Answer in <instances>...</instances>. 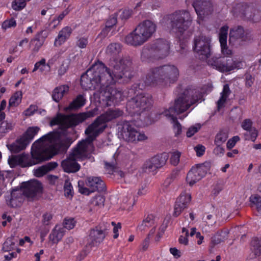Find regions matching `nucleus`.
Wrapping results in <instances>:
<instances>
[{"label":"nucleus","mask_w":261,"mask_h":261,"mask_svg":"<svg viewBox=\"0 0 261 261\" xmlns=\"http://www.w3.org/2000/svg\"><path fill=\"white\" fill-rule=\"evenodd\" d=\"M88 38L85 37H80L76 41V45L81 48H85L88 44Z\"/></svg>","instance_id":"obj_59"},{"label":"nucleus","mask_w":261,"mask_h":261,"mask_svg":"<svg viewBox=\"0 0 261 261\" xmlns=\"http://www.w3.org/2000/svg\"><path fill=\"white\" fill-rule=\"evenodd\" d=\"M118 23L119 20H117V17H109V19H107L106 22V27L102 30V32L105 33L106 31H108L109 29L112 28Z\"/></svg>","instance_id":"obj_49"},{"label":"nucleus","mask_w":261,"mask_h":261,"mask_svg":"<svg viewBox=\"0 0 261 261\" xmlns=\"http://www.w3.org/2000/svg\"><path fill=\"white\" fill-rule=\"evenodd\" d=\"M76 157L72 156V154L67 159L62 162L61 165L64 171L67 173H74L78 171L80 165L76 161Z\"/></svg>","instance_id":"obj_24"},{"label":"nucleus","mask_w":261,"mask_h":261,"mask_svg":"<svg viewBox=\"0 0 261 261\" xmlns=\"http://www.w3.org/2000/svg\"><path fill=\"white\" fill-rule=\"evenodd\" d=\"M61 136L62 133L61 132L58 130L50 132L36 140L33 144L32 148L35 147L34 149H36L37 147H41V144L46 142L54 145L61 138Z\"/></svg>","instance_id":"obj_21"},{"label":"nucleus","mask_w":261,"mask_h":261,"mask_svg":"<svg viewBox=\"0 0 261 261\" xmlns=\"http://www.w3.org/2000/svg\"><path fill=\"white\" fill-rule=\"evenodd\" d=\"M72 142L73 141L70 137H66L63 139L60 138L55 144L49 147L44 149L42 147H37L32 152V156L37 159V163H42L50 160L57 154L66 152Z\"/></svg>","instance_id":"obj_9"},{"label":"nucleus","mask_w":261,"mask_h":261,"mask_svg":"<svg viewBox=\"0 0 261 261\" xmlns=\"http://www.w3.org/2000/svg\"><path fill=\"white\" fill-rule=\"evenodd\" d=\"M86 99L84 95L79 94L71 102L69 106L65 108L66 111L77 110L83 107L86 103Z\"/></svg>","instance_id":"obj_31"},{"label":"nucleus","mask_w":261,"mask_h":261,"mask_svg":"<svg viewBox=\"0 0 261 261\" xmlns=\"http://www.w3.org/2000/svg\"><path fill=\"white\" fill-rule=\"evenodd\" d=\"M203 219L208 226H213L216 223V219L211 214L207 215L205 217L204 216Z\"/></svg>","instance_id":"obj_58"},{"label":"nucleus","mask_w":261,"mask_h":261,"mask_svg":"<svg viewBox=\"0 0 261 261\" xmlns=\"http://www.w3.org/2000/svg\"><path fill=\"white\" fill-rule=\"evenodd\" d=\"M193 49L196 53V57L200 60H207L212 54L211 38L203 35L195 37Z\"/></svg>","instance_id":"obj_12"},{"label":"nucleus","mask_w":261,"mask_h":261,"mask_svg":"<svg viewBox=\"0 0 261 261\" xmlns=\"http://www.w3.org/2000/svg\"><path fill=\"white\" fill-rule=\"evenodd\" d=\"M105 201V198L103 196H97L96 197L93 201V203L94 205H97L98 206L101 207L103 206L104 203Z\"/></svg>","instance_id":"obj_64"},{"label":"nucleus","mask_w":261,"mask_h":261,"mask_svg":"<svg viewBox=\"0 0 261 261\" xmlns=\"http://www.w3.org/2000/svg\"><path fill=\"white\" fill-rule=\"evenodd\" d=\"M53 218V215L50 213H46L42 216V223L44 225H48Z\"/></svg>","instance_id":"obj_61"},{"label":"nucleus","mask_w":261,"mask_h":261,"mask_svg":"<svg viewBox=\"0 0 261 261\" xmlns=\"http://www.w3.org/2000/svg\"><path fill=\"white\" fill-rule=\"evenodd\" d=\"M22 93L21 91L15 92L10 97L9 101L10 107H17L21 101Z\"/></svg>","instance_id":"obj_39"},{"label":"nucleus","mask_w":261,"mask_h":261,"mask_svg":"<svg viewBox=\"0 0 261 261\" xmlns=\"http://www.w3.org/2000/svg\"><path fill=\"white\" fill-rule=\"evenodd\" d=\"M38 109V107L36 105H31L30 107L24 111V114L26 116L33 115Z\"/></svg>","instance_id":"obj_63"},{"label":"nucleus","mask_w":261,"mask_h":261,"mask_svg":"<svg viewBox=\"0 0 261 261\" xmlns=\"http://www.w3.org/2000/svg\"><path fill=\"white\" fill-rule=\"evenodd\" d=\"M132 10L128 9H121L115 14L114 16H130L133 15Z\"/></svg>","instance_id":"obj_57"},{"label":"nucleus","mask_w":261,"mask_h":261,"mask_svg":"<svg viewBox=\"0 0 261 261\" xmlns=\"http://www.w3.org/2000/svg\"><path fill=\"white\" fill-rule=\"evenodd\" d=\"M168 158V154L166 152L154 155L144 163L143 169L145 172L155 171L164 166Z\"/></svg>","instance_id":"obj_18"},{"label":"nucleus","mask_w":261,"mask_h":261,"mask_svg":"<svg viewBox=\"0 0 261 261\" xmlns=\"http://www.w3.org/2000/svg\"><path fill=\"white\" fill-rule=\"evenodd\" d=\"M92 143V142H90L87 137L79 141L72 150V156L80 158L85 156L87 153L88 145Z\"/></svg>","instance_id":"obj_26"},{"label":"nucleus","mask_w":261,"mask_h":261,"mask_svg":"<svg viewBox=\"0 0 261 261\" xmlns=\"http://www.w3.org/2000/svg\"><path fill=\"white\" fill-rule=\"evenodd\" d=\"M113 160L111 162H105V166L106 170L109 174H113L117 167V163L116 158V154L113 156Z\"/></svg>","instance_id":"obj_43"},{"label":"nucleus","mask_w":261,"mask_h":261,"mask_svg":"<svg viewBox=\"0 0 261 261\" xmlns=\"http://www.w3.org/2000/svg\"><path fill=\"white\" fill-rule=\"evenodd\" d=\"M228 27L224 25L220 29L219 39L220 43L222 53L224 55H231L232 51L229 49L227 45V38Z\"/></svg>","instance_id":"obj_25"},{"label":"nucleus","mask_w":261,"mask_h":261,"mask_svg":"<svg viewBox=\"0 0 261 261\" xmlns=\"http://www.w3.org/2000/svg\"><path fill=\"white\" fill-rule=\"evenodd\" d=\"M72 32L71 27L66 26L59 31L58 36L55 38L54 45L56 47L60 46L64 44L70 37Z\"/></svg>","instance_id":"obj_28"},{"label":"nucleus","mask_w":261,"mask_h":261,"mask_svg":"<svg viewBox=\"0 0 261 261\" xmlns=\"http://www.w3.org/2000/svg\"><path fill=\"white\" fill-rule=\"evenodd\" d=\"M47 66L48 68H50V66L48 64H46V60L44 58H42L38 62H37L35 65L33 70V72H35L38 69H40L41 72H43L44 70V67Z\"/></svg>","instance_id":"obj_48"},{"label":"nucleus","mask_w":261,"mask_h":261,"mask_svg":"<svg viewBox=\"0 0 261 261\" xmlns=\"http://www.w3.org/2000/svg\"><path fill=\"white\" fill-rule=\"evenodd\" d=\"M202 96L199 91L195 88L188 87L182 93L179 94L175 100L174 106L166 110L163 114L170 119L173 125V130L175 137L179 136L182 132V126L174 114H179L186 111L192 105L201 99Z\"/></svg>","instance_id":"obj_2"},{"label":"nucleus","mask_w":261,"mask_h":261,"mask_svg":"<svg viewBox=\"0 0 261 261\" xmlns=\"http://www.w3.org/2000/svg\"><path fill=\"white\" fill-rule=\"evenodd\" d=\"M156 28V23L150 20L142 21L125 36L124 42L134 47L141 46L153 36Z\"/></svg>","instance_id":"obj_6"},{"label":"nucleus","mask_w":261,"mask_h":261,"mask_svg":"<svg viewBox=\"0 0 261 261\" xmlns=\"http://www.w3.org/2000/svg\"><path fill=\"white\" fill-rule=\"evenodd\" d=\"M15 244L12 238H8L3 245L2 250L4 252H10L15 248Z\"/></svg>","instance_id":"obj_44"},{"label":"nucleus","mask_w":261,"mask_h":261,"mask_svg":"<svg viewBox=\"0 0 261 261\" xmlns=\"http://www.w3.org/2000/svg\"><path fill=\"white\" fill-rule=\"evenodd\" d=\"M35 150V149H34V148H32L31 151L32 159L27 163H24V159L23 155H16L10 158L8 160V163L10 166L11 168H14L16 166L19 165L22 167H26L32 166L37 164H39L40 163L36 162L37 161V159L34 158L32 156V152Z\"/></svg>","instance_id":"obj_22"},{"label":"nucleus","mask_w":261,"mask_h":261,"mask_svg":"<svg viewBox=\"0 0 261 261\" xmlns=\"http://www.w3.org/2000/svg\"><path fill=\"white\" fill-rule=\"evenodd\" d=\"M47 173V170L45 169L44 166H42L41 167L37 169L35 171V175L36 177H42Z\"/></svg>","instance_id":"obj_62"},{"label":"nucleus","mask_w":261,"mask_h":261,"mask_svg":"<svg viewBox=\"0 0 261 261\" xmlns=\"http://www.w3.org/2000/svg\"><path fill=\"white\" fill-rule=\"evenodd\" d=\"M18 190H13L11 193V198L8 204L12 207L20 206L21 204V195Z\"/></svg>","instance_id":"obj_36"},{"label":"nucleus","mask_w":261,"mask_h":261,"mask_svg":"<svg viewBox=\"0 0 261 261\" xmlns=\"http://www.w3.org/2000/svg\"><path fill=\"white\" fill-rule=\"evenodd\" d=\"M107 229L103 224H99L89 230V238L91 247L97 246L103 242L107 234Z\"/></svg>","instance_id":"obj_16"},{"label":"nucleus","mask_w":261,"mask_h":261,"mask_svg":"<svg viewBox=\"0 0 261 261\" xmlns=\"http://www.w3.org/2000/svg\"><path fill=\"white\" fill-rule=\"evenodd\" d=\"M122 132L124 138L128 142H136L147 139L144 134L140 133L136 129L133 121H124Z\"/></svg>","instance_id":"obj_13"},{"label":"nucleus","mask_w":261,"mask_h":261,"mask_svg":"<svg viewBox=\"0 0 261 261\" xmlns=\"http://www.w3.org/2000/svg\"><path fill=\"white\" fill-rule=\"evenodd\" d=\"M14 124L11 121H3L0 123V134H6L13 129Z\"/></svg>","instance_id":"obj_41"},{"label":"nucleus","mask_w":261,"mask_h":261,"mask_svg":"<svg viewBox=\"0 0 261 261\" xmlns=\"http://www.w3.org/2000/svg\"><path fill=\"white\" fill-rule=\"evenodd\" d=\"M228 137V133L224 130L220 131L216 136L214 143L215 144L222 145Z\"/></svg>","instance_id":"obj_42"},{"label":"nucleus","mask_w":261,"mask_h":261,"mask_svg":"<svg viewBox=\"0 0 261 261\" xmlns=\"http://www.w3.org/2000/svg\"><path fill=\"white\" fill-rule=\"evenodd\" d=\"M76 221L73 218H65L63 222V228L70 230L74 228Z\"/></svg>","instance_id":"obj_52"},{"label":"nucleus","mask_w":261,"mask_h":261,"mask_svg":"<svg viewBox=\"0 0 261 261\" xmlns=\"http://www.w3.org/2000/svg\"><path fill=\"white\" fill-rule=\"evenodd\" d=\"M20 188L23 195L31 198L36 197L38 194L41 193L43 190L41 183L36 179L22 182Z\"/></svg>","instance_id":"obj_15"},{"label":"nucleus","mask_w":261,"mask_h":261,"mask_svg":"<svg viewBox=\"0 0 261 261\" xmlns=\"http://www.w3.org/2000/svg\"><path fill=\"white\" fill-rule=\"evenodd\" d=\"M48 34L49 33L48 31L43 30L38 32L34 38H35L36 40H37L38 42H40L44 44Z\"/></svg>","instance_id":"obj_46"},{"label":"nucleus","mask_w":261,"mask_h":261,"mask_svg":"<svg viewBox=\"0 0 261 261\" xmlns=\"http://www.w3.org/2000/svg\"><path fill=\"white\" fill-rule=\"evenodd\" d=\"M40 128L37 126L29 127L24 135L21 137L25 139V140L28 142V144H29L37 134Z\"/></svg>","instance_id":"obj_38"},{"label":"nucleus","mask_w":261,"mask_h":261,"mask_svg":"<svg viewBox=\"0 0 261 261\" xmlns=\"http://www.w3.org/2000/svg\"><path fill=\"white\" fill-rule=\"evenodd\" d=\"M154 217L152 214H149L145 217L141 223L139 224L137 226V229L141 231H145L147 229L154 225Z\"/></svg>","instance_id":"obj_35"},{"label":"nucleus","mask_w":261,"mask_h":261,"mask_svg":"<svg viewBox=\"0 0 261 261\" xmlns=\"http://www.w3.org/2000/svg\"><path fill=\"white\" fill-rule=\"evenodd\" d=\"M107 126V124H104L98 116L86 128L85 133L90 142H93Z\"/></svg>","instance_id":"obj_17"},{"label":"nucleus","mask_w":261,"mask_h":261,"mask_svg":"<svg viewBox=\"0 0 261 261\" xmlns=\"http://www.w3.org/2000/svg\"><path fill=\"white\" fill-rule=\"evenodd\" d=\"M86 185L90 188L91 192H103L106 190L105 182L100 177H89L86 180Z\"/></svg>","instance_id":"obj_23"},{"label":"nucleus","mask_w":261,"mask_h":261,"mask_svg":"<svg viewBox=\"0 0 261 261\" xmlns=\"http://www.w3.org/2000/svg\"><path fill=\"white\" fill-rule=\"evenodd\" d=\"M123 114V111L119 109H109L104 113L99 116V117L104 124H107V122L122 116Z\"/></svg>","instance_id":"obj_27"},{"label":"nucleus","mask_w":261,"mask_h":261,"mask_svg":"<svg viewBox=\"0 0 261 261\" xmlns=\"http://www.w3.org/2000/svg\"><path fill=\"white\" fill-rule=\"evenodd\" d=\"M208 167L204 163L193 166L187 175L186 181L192 186L206 174Z\"/></svg>","instance_id":"obj_14"},{"label":"nucleus","mask_w":261,"mask_h":261,"mask_svg":"<svg viewBox=\"0 0 261 261\" xmlns=\"http://www.w3.org/2000/svg\"><path fill=\"white\" fill-rule=\"evenodd\" d=\"M115 74L113 73H107L106 82L103 84V87L100 89L99 101L106 107L118 105L124 100L125 95L121 90L115 88V84L117 82L127 83L133 76V72H130L128 76L126 75V77L125 75H121V77H116Z\"/></svg>","instance_id":"obj_3"},{"label":"nucleus","mask_w":261,"mask_h":261,"mask_svg":"<svg viewBox=\"0 0 261 261\" xmlns=\"http://www.w3.org/2000/svg\"><path fill=\"white\" fill-rule=\"evenodd\" d=\"M192 17H163V21L169 23L170 33L178 39L181 48L185 49L184 45L185 44L181 43L182 35L192 22Z\"/></svg>","instance_id":"obj_10"},{"label":"nucleus","mask_w":261,"mask_h":261,"mask_svg":"<svg viewBox=\"0 0 261 261\" xmlns=\"http://www.w3.org/2000/svg\"><path fill=\"white\" fill-rule=\"evenodd\" d=\"M170 44L164 39H158L153 43L147 44L142 48L141 59L146 63L165 58L170 52Z\"/></svg>","instance_id":"obj_8"},{"label":"nucleus","mask_w":261,"mask_h":261,"mask_svg":"<svg viewBox=\"0 0 261 261\" xmlns=\"http://www.w3.org/2000/svg\"><path fill=\"white\" fill-rule=\"evenodd\" d=\"M258 136L257 130L252 127V122L250 119H246V140L255 141Z\"/></svg>","instance_id":"obj_30"},{"label":"nucleus","mask_w":261,"mask_h":261,"mask_svg":"<svg viewBox=\"0 0 261 261\" xmlns=\"http://www.w3.org/2000/svg\"><path fill=\"white\" fill-rule=\"evenodd\" d=\"M191 200V196L190 193L182 192L177 198L174 205L173 213L174 217H178L182 211L188 207Z\"/></svg>","instance_id":"obj_20"},{"label":"nucleus","mask_w":261,"mask_h":261,"mask_svg":"<svg viewBox=\"0 0 261 261\" xmlns=\"http://www.w3.org/2000/svg\"><path fill=\"white\" fill-rule=\"evenodd\" d=\"M192 6L198 16L211 15L214 11L211 0H196L193 3Z\"/></svg>","instance_id":"obj_19"},{"label":"nucleus","mask_w":261,"mask_h":261,"mask_svg":"<svg viewBox=\"0 0 261 261\" xmlns=\"http://www.w3.org/2000/svg\"><path fill=\"white\" fill-rule=\"evenodd\" d=\"M110 72L103 63L98 61L81 75V86L85 90H97L100 93L103 84L106 82L107 73Z\"/></svg>","instance_id":"obj_5"},{"label":"nucleus","mask_w":261,"mask_h":261,"mask_svg":"<svg viewBox=\"0 0 261 261\" xmlns=\"http://www.w3.org/2000/svg\"><path fill=\"white\" fill-rule=\"evenodd\" d=\"M180 155L181 153L180 152L178 151L173 152L172 153L171 156L170 158L171 164L174 166L177 165L179 162Z\"/></svg>","instance_id":"obj_53"},{"label":"nucleus","mask_w":261,"mask_h":261,"mask_svg":"<svg viewBox=\"0 0 261 261\" xmlns=\"http://www.w3.org/2000/svg\"><path fill=\"white\" fill-rule=\"evenodd\" d=\"M229 231L225 229L218 231L211 238V244L213 247L224 241L227 239Z\"/></svg>","instance_id":"obj_32"},{"label":"nucleus","mask_w":261,"mask_h":261,"mask_svg":"<svg viewBox=\"0 0 261 261\" xmlns=\"http://www.w3.org/2000/svg\"><path fill=\"white\" fill-rule=\"evenodd\" d=\"M251 203L256 206L258 212L261 214V197L257 195H252L250 197Z\"/></svg>","instance_id":"obj_47"},{"label":"nucleus","mask_w":261,"mask_h":261,"mask_svg":"<svg viewBox=\"0 0 261 261\" xmlns=\"http://www.w3.org/2000/svg\"><path fill=\"white\" fill-rule=\"evenodd\" d=\"M200 127L201 125L199 124H197V126H192L190 127L186 133L187 137L190 138L193 136L200 129Z\"/></svg>","instance_id":"obj_55"},{"label":"nucleus","mask_w":261,"mask_h":261,"mask_svg":"<svg viewBox=\"0 0 261 261\" xmlns=\"http://www.w3.org/2000/svg\"><path fill=\"white\" fill-rule=\"evenodd\" d=\"M240 139L239 136H235L232 138L229 139L226 144V147L227 149H231L236 144L237 142L240 141Z\"/></svg>","instance_id":"obj_56"},{"label":"nucleus","mask_w":261,"mask_h":261,"mask_svg":"<svg viewBox=\"0 0 261 261\" xmlns=\"http://www.w3.org/2000/svg\"><path fill=\"white\" fill-rule=\"evenodd\" d=\"M207 65L221 72H227L238 69L240 62L234 61L230 57L213 56L207 61Z\"/></svg>","instance_id":"obj_11"},{"label":"nucleus","mask_w":261,"mask_h":261,"mask_svg":"<svg viewBox=\"0 0 261 261\" xmlns=\"http://www.w3.org/2000/svg\"><path fill=\"white\" fill-rule=\"evenodd\" d=\"M26 2L24 0H15L12 4L14 10H20L25 7Z\"/></svg>","instance_id":"obj_51"},{"label":"nucleus","mask_w":261,"mask_h":261,"mask_svg":"<svg viewBox=\"0 0 261 261\" xmlns=\"http://www.w3.org/2000/svg\"><path fill=\"white\" fill-rule=\"evenodd\" d=\"M179 76V70L176 66L167 64L152 68L146 74L143 83L134 84L127 91V96L132 97L127 102L126 109L132 115H140L141 113L152 106V96L142 90L145 86H164L176 82Z\"/></svg>","instance_id":"obj_1"},{"label":"nucleus","mask_w":261,"mask_h":261,"mask_svg":"<svg viewBox=\"0 0 261 261\" xmlns=\"http://www.w3.org/2000/svg\"><path fill=\"white\" fill-rule=\"evenodd\" d=\"M251 249L256 256L261 254V239L254 238L251 242Z\"/></svg>","instance_id":"obj_40"},{"label":"nucleus","mask_w":261,"mask_h":261,"mask_svg":"<svg viewBox=\"0 0 261 261\" xmlns=\"http://www.w3.org/2000/svg\"><path fill=\"white\" fill-rule=\"evenodd\" d=\"M28 144V142L21 137L11 144L9 148L13 153H18L24 150Z\"/></svg>","instance_id":"obj_34"},{"label":"nucleus","mask_w":261,"mask_h":261,"mask_svg":"<svg viewBox=\"0 0 261 261\" xmlns=\"http://www.w3.org/2000/svg\"><path fill=\"white\" fill-rule=\"evenodd\" d=\"M244 32L243 28L241 26L231 29L229 32L230 41L243 38Z\"/></svg>","instance_id":"obj_37"},{"label":"nucleus","mask_w":261,"mask_h":261,"mask_svg":"<svg viewBox=\"0 0 261 261\" xmlns=\"http://www.w3.org/2000/svg\"><path fill=\"white\" fill-rule=\"evenodd\" d=\"M95 110H91L85 112L64 114L58 112L49 122L50 126L57 125L63 132H66L69 128H74L87 119L95 115Z\"/></svg>","instance_id":"obj_7"},{"label":"nucleus","mask_w":261,"mask_h":261,"mask_svg":"<svg viewBox=\"0 0 261 261\" xmlns=\"http://www.w3.org/2000/svg\"><path fill=\"white\" fill-rule=\"evenodd\" d=\"M64 195L65 197L72 198L73 196V189L72 184L67 180H66L64 186Z\"/></svg>","instance_id":"obj_45"},{"label":"nucleus","mask_w":261,"mask_h":261,"mask_svg":"<svg viewBox=\"0 0 261 261\" xmlns=\"http://www.w3.org/2000/svg\"><path fill=\"white\" fill-rule=\"evenodd\" d=\"M123 45L118 42L110 43L106 47L105 53L110 58L109 64L110 73L115 74L116 77H121V75L128 76L130 72H133L132 61L129 56H123L118 59L121 53Z\"/></svg>","instance_id":"obj_4"},{"label":"nucleus","mask_w":261,"mask_h":261,"mask_svg":"<svg viewBox=\"0 0 261 261\" xmlns=\"http://www.w3.org/2000/svg\"><path fill=\"white\" fill-rule=\"evenodd\" d=\"M11 18L9 20L4 21L2 23V28L4 30H6L11 27H14L16 25V21L13 19V17Z\"/></svg>","instance_id":"obj_54"},{"label":"nucleus","mask_w":261,"mask_h":261,"mask_svg":"<svg viewBox=\"0 0 261 261\" xmlns=\"http://www.w3.org/2000/svg\"><path fill=\"white\" fill-rule=\"evenodd\" d=\"M65 233V229L60 225H56L49 236V241L54 244L61 241Z\"/></svg>","instance_id":"obj_29"},{"label":"nucleus","mask_w":261,"mask_h":261,"mask_svg":"<svg viewBox=\"0 0 261 261\" xmlns=\"http://www.w3.org/2000/svg\"><path fill=\"white\" fill-rule=\"evenodd\" d=\"M69 87L63 85L56 87L53 91L52 98L55 101L58 102L62 98L64 95L69 91Z\"/></svg>","instance_id":"obj_33"},{"label":"nucleus","mask_w":261,"mask_h":261,"mask_svg":"<svg viewBox=\"0 0 261 261\" xmlns=\"http://www.w3.org/2000/svg\"><path fill=\"white\" fill-rule=\"evenodd\" d=\"M30 44L32 46V51L34 53H38L43 45V44L40 42H38V41L36 40L34 38L31 39Z\"/></svg>","instance_id":"obj_50"},{"label":"nucleus","mask_w":261,"mask_h":261,"mask_svg":"<svg viewBox=\"0 0 261 261\" xmlns=\"http://www.w3.org/2000/svg\"><path fill=\"white\" fill-rule=\"evenodd\" d=\"M216 147L214 149L213 152L214 153L219 156H222L225 152L224 148L222 146V145L220 144H215Z\"/></svg>","instance_id":"obj_60"}]
</instances>
